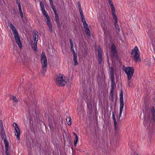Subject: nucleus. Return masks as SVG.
I'll list each match as a JSON object with an SVG mask.
<instances>
[{
    "label": "nucleus",
    "instance_id": "nucleus-30",
    "mask_svg": "<svg viewBox=\"0 0 155 155\" xmlns=\"http://www.w3.org/2000/svg\"><path fill=\"white\" fill-rule=\"evenodd\" d=\"M78 141V137H77L75 138V140L74 141V146H76L77 145V143Z\"/></svg>",
    "mask_w": 155,
    "mask_h": 155
},
{
    "label": "nucleus",
    "instance_id": "nucleus-49",
    "mask_svg": "<svg viewBox=\"0 0 155 155\" xmlns=\"http://www.w3.org/2000/svg\"><path fill=\"white\" fill-rule=\"evenodd\" d=\"M137 155H139L138 154H137Z\"/></svg>",
    "mask_w": 155,
    "mask_h": 155
},
{
    "label": "nucleus",
    "instance_id": "nucleus-2",
    "mask_svg": "<svg viewBox=\"0 0 155 155\" xmlns=\"http://www.w3.org/2000/svg\"><path fill=\"white\" fill-rule=\"evenodd\" d=\"M40 5L41 8L42 12L43 14L46 18V19L47 20L46 23L48 26L49 30L51 32H52L53 29L52 27V24L50 22V18L48 14L46 13L45 10L44 5L42 2H41L40 3Z\"/></svg>",
    "mask_w": 155,
    "mask_h": 155
},
{
    "label": "nucleus",
    "instance_id": "nucleus-45",
    "mask_svg": "<svg viewBox=\"0 0 155 155\" xmlns=\"http://www.w3.org/2000/svg\"><path fill=\"white\" fill-rule=\"evenodd\" d=\"M18 8H21V5H20V3H19L18 4Z\"/></svg>",
    "mask_w": 155,
    "mask_h": 155
},
{
    "label": "nucleus",
    "instance_id": "nucleus-10",
    "mask_svg": "<svg viewBox=\"0 0 155 155\" xmlns=\"http://www.w3.org/2000/svg\"><path fill=\"white\" fill-rule=\"evenodd\" d=\"M20 57L21 59V62H26L28 61V58L26 53H23L20 56Z\"/></svg>",
    "mask_w": 155,
    "mask_h": 155
},
{
    "label": "nucleus",
    "instance_id": "nucleus-22",
    "mask_svg": "<svg viewBox=\"0 0 155 155\" xmlns=\"http://www.w3.org/2000/svg\"><path fill=\"white\" fill-rule=\"evenodd\" d=\"M111 86H112L114 82V74L112 73V74H111Z\"/></svg>",
    "mask_w": 155,
    "mask_h": 155
},
{
    "label": "nucleus",
    "instance_id": "nucleus-11",
    "mask_svg": "<svg viewBox=\"0 0 155 155\" xmlns=\"http://www.w3.org/2000/svg\"><path fill=\"white\" fill-rule=\"evenodd\" d=\"M111 54L112 56H114L117 54L116 46L114 44H113L111 47Z\"/></svg>",
    "mask_w": 155,
    "mask_h": 155
},
{
    "label": "nucleus",
    "instance_id": "nucleus-24",
    "mask_svg": "<svg viewBox=\"0 0 155 155\" xmlns=\"http://www.w3.org/2000/svg\"><path fill=\"white\" fill-rule=\"evenodd\" d=\"M15 130H18L19 129L17 124L16 123H14L13 124Z\"/></svg>",
    "mask_w": 155,
    "mask_h": 155
},
{
    "label": "nucleus",
    "instance_id": "nucleus-47",
    "mask_svg": "<svg viewBox=\"0 0 155 155\" xmlns=\"http://www.w3.org/2000/svg\"><path fill=\"white\" fill-rule=\"evenodd\" d=\"M16 2L17 4H18V3H19V0H16Z\"/></svg>",
    "mask_w": 155,
    "mask_h": 155
},
{
    "label": "nucleus",
    "instance_id": "nucleus-38",
    "mask_svg": "<svg viewBox=\"0 0 155 155\" xmlns=\"http://www.w3.org/2000/svg\"><path fill=\"white\" fill-rule=\"evenodd\" d=\"M49 1L50 3V4L51 6H52L54 4H53V3L52 2V0H49Z\"/></svg>",
    "mask_w": 155,
    "mask_h": 155
},
{
    "label": "nucleus",
    "instance_id": "nucleus-8",
    "mask_svg": "<svg viewBox=\"0 0 155 155\" xmlns=\"http://www.w3.org/2000/svg\"><path fill=\"white\" fill-rule=\"evenodd\" d=\"M123 94V91H121L120 94V118L121 117L122 114V113L123 110L124 106Z\"/></svg>",
    "mask_w": 155,
    "mask_h": 155
},
{
    "label": "nucleus",
    "instance_id": "nucleus-34",
    "mask_svg": "<svg viewBox=\"0 0 155 155\" xmlns=\"http://www.w3.org/2000/svg\"><path fill=\"white\" fill-rule=\"evenodd\" d=\"M110 74H112V73L114 74V70L112 67L110 68Z\"/></svg>",
    "mask_w": 155,
    "mask_h": 155
},
{
    "label": "nucleus",
    "instance_id": "nucleus-18",
    "mask_svg": "<svg viewBox=\"0 0 155 155\" xmlns=\"http://www.w3.org/2000/svg\"><path fill=\"white\" fill-rule=\"evenodd\" d=\"M114 88L113 85L112 86V87L111 89V91L110 92V95L112 100L114 99Z\"/></svg>",
    "mask_w": 155,
    "mask_h": 155
},
{
    "label": "nucleus",
    "instance_id": "nucleus-3",
    "mask_svg": "<svg viewBox=\"0 0 155 155\" xmlns=\"http://www.w3.org/2000/svg\"><path fill=\"white\" fill-rule=\"evenodd\" d=\"M68 81V79L62 74H59L57 76L56 83L59 86H64Z\"/></svg>",
    "mask_w": 155,
    "mask_h": 155
},
{
    "label": "nucleus",
    "instance_id": "nucleus-39",
    "mask_svg": "<svg viewBox=\"0 0 155 155\" xmlns=\"http://www.w3.org/2000/svg\"><path fill=\"white\" fill-rule=\"evenodd\" d=\"M69 41H70V43L71 45H73V41H72V39H70Z\"/></svg>",
    "mask_w": 155,
    "mask_h": 155
},
{
    "label": "nucleus",
    "instance_id": "nucleus-27",
    "mask_svg": "<svg viewBox=\"0 0 155 155\" xmlns=\"http://www.w3.org/2000/svg\"><path fill=\"white\" fill-rule=\"evenodd\" d=\"M98 63L100 64H101V63L102 61V56L98 57Z\"/></svg>",
    "mask_w": 155,
    "mask_h": 155
},
{
    "label": "nucleus",
    "instance_id": "nucleus-28",
    "mask_svg": "<svg viewBox=\"0 0 155 155\" xmlns=\"http://www.w3.org/2000/svg\"><path fill=\"white\" fill-rule=\"evenodd\" d=\"M0 130H1V133H5L4 127H3V125L2 124L1 126Z\"/></svg>",
    "mask_w": 155,
    "mask_h": 155
},
{
    "label": "nucleus",
    "instance_id": "nucleus-40",
    "mask_svg": "<svg viewBox=\"0 0 155 155\" xmlns=\"http://www.w3.org/2000/svg\"><path fill=\"white\" fill-rule=\"evenodd\" d=\"M71 51H72V53L73 54L74 56V55H77L76 53L75 54V52L74 51V49L73 50H72Z\"/></svg>",
    "mask_w": 155,
    "mask_h": 155
},
{
    "label": "nucleus",
    "instance_id": "nucleus-12",
    "mask_svg": "<svg viewBox=\"0 0 155 155\" xmlns=\"http://www.w3.org/2000/svg\"><path fill=\"white\" fill-rule=\"evenodd\" d=\"M15 135L16 136V138L18 140L20 139V130L19 129L18 130H15Z\"/></svg>",
    "mask_w": 155,
    "mask_h": 155
},
{
    "label": "nucleus",
    "instance_id": "nucleus-31",
    "mask_svg": "<svg viewBox=\"0 0 155 155\" xmlns=\"http://www.w3.org/2000/svg\"><path fill=\"white\" fill-rule=\"evenodd\" d=\"M78 9L79 11H82V9L81 8V5L80 4V3L79 2H78Z\"/></svg>",
    "mask_w": 155,
    "mask_h": 155
},
{
    "label": "nucleus",
    "instance_id": "nucleus-19",
    "mask_svg": "<svg viewBox=\"0 0 155 155\" xmlns=\"http://www.w3.org/2000/svg\"><path fill=\"white\" fill-rule=\"evenodd\" d=\"M102 54V51L101 49L100 48H99L97 49V55L98 57V56H101Z\"/></svg>",
    "mask_w": 155,
    "mask_h": 155
},
{
    "label": "nucleus",
    "instance_id": "nucleus-7",
    "mask_svg": "<svg viewBox=\"0 0 155 155\" xmlns=\"http://www.w3.org/2000/svg\"><path fill=\"white\" fill-rule=\"evenodd\" d=\"M131 54H134V58L136 61H138L140 60L139 58L140 52L138 47L137 46H135L134 48L132 50Z\"/></svg>",
    "mask_w": 155,
    "mask_h": 155
},
{
    "label": "nucleus",
    "instance_id": "nucleus-36",
    "mask_svg": "<svg viewBox=\"0 0 155 155\" xmlns=\"http://www.w3.org/2000/svg\"><path fill=\"white\" fill-rule=\"evenodd\" d=\"M127 79H128L127 82H128V85L129 86H130V83H131V82L130 79H129L128 78H127Z\"/></svg>",
    "mask_w": 155,
    "mask_h": 155
},
{
    "label": "nucleus",
    "instance_id": "nucleus-29",
    "mask_svg": "<svg viewBox=\"0 0 155 155\" xmlns=\"http://www.w3.org/2000/svg\"><path fill=\"white\" fill-rule=\"evenodd\" d=\"M55 18L56 19V22L57 23H59V19L58 15L57 14H55Z\"/></svg>",
    "mask_w": 155,
    "mask_h": 155
},
{
    "label": "nucleus",
    "instance_id": "nucleus-20",
    "mask_svg": "<svg viewBox=\"0 0 155 155\" xmlns=\"http://www.w3.org/2000/svg\"><path fill=\"white\" fill-rule=\"evenodd\" d=\"M77 55H74V56L73 60L74 63V66L77 65L78 63L77 61Z\"/></svg>",
    "mask_w": 155,
    "mask_h": 155
},
{
    "label": "nucleus",
    "instance_id": "nucleus-43",
    "mask_svg": "<svg viewBox=\"0 0 155 155\" xmlns=\"http://www.w3.org/2000/svg\"><path fill=\"white\" fill-rule=\"evenodd\" d=\"M71 50H74L73 45H71Z\"/></svg>",
    "mask_w": 155,
    "mask_h": 155
},
{
    "label": "nucleus",
    "instance_id": "nucleus-41",
    "mask_svg": "<svg viewBox=\"0 0 155 155\" xmlns=\"http://www.w3.org/2000/svg\"><path fill=\"white\" fill-rule=\"evenodd\" d=\"M19 13H20V15L21 17V18H23V14L22 12H19Z\"/></svg>",
    "mask_w": 155,
    "mask_h": 155
},
{
    "label": "nucleus",
    "instance_id": "nucleus-13",
    "mask_svg": "<svg viewBox=\"0 0 155 155\" xmlns=\"http://www.w3.org/2000/svg\"><path fill=\"white\" fill-rule=\"evenodd\" d=\"M112 117L113 119L114 120V129L116 131L117 130V122L115 118V115L114 112L112 113Z\"/></svg>",
    "mask_w": 155,
    "mask_h": 155
},
{
    "label": "nucleus",
    "instance_id": "nucleus-21",
    "mask_svg": "<svg viewBox=\"0 0 155 155\" xmlns=\"http://www.w3.org/2000/svg\"><path fill=\"white\" fill-rule=\"evenodd\" d=\"M1 134L2 138V139L3 140V141L7 140L5 133H1Z\"/></svg>",
    "mask_w": 155,
    "mask_h": 155
},
{
    "label": "nucleus",
    "instance_id": "nucleus-32",
    "mask_svg": "<svg viewBox=\"0 0 155 155\" xmlns=\"http://www.w3.org/2000/svg\"><path fill=\"white\" fill-rule=\"evenodd\" d=\"M81 18L82 21L83 22V23L86 22L84 16H83V17H81Z\"/></svg>",
    "mask_w": 155,
    "mask_h": 155
},
{
    "label": "nucleus",
    "instance_id": "nucleus-23",
    "mask_svg": "<svg viewBox=\"0 0 155 155\" xmlns=\"http://www.w3.org/2000/svg\"><path fill=\"white\" fill-rule=\"evenodd\" d=\"M151 114L153 116V118L154 120H155V110L153 107L152 109Z\"/></svg>",
    "mask_w": 155,
    "mask_h": 155
},
{
    "label": "nucleus",
    "instance_id": "nucleus-16",
    "mask_svg": "<svg viewBox=\"0 0 155 155\" xmlns=\"http://www.w3.org/2000/svg\"><path fill=\"white\" fill-rule=\"evenodd\" d=\"M5 144V151L8 150L9 144L8 140H6L3 141Z\"/></svg>",
    "mask_w": 155,
    "mask_h": 155
},
{
    "label": "nucleus",
    "instance_id": "nucleus-25",
    "mask_svg": "<svg viewBox=\"0 0 155 155\" xmlns=\"http://www.w3.org/2000/svg\"><path fill=\"white\" fill-rule=\"evenodd\" d=\"M114 25L116 28L117 29V30L118 31H117V33H119L120 31V29L118 26L117 25V23L115 22Z\"/></svg>",
    "mask_w": 155,
    "mask_h": 155
},
{
    "label": "nucleus",
    "instance_id": "nucleus-4",
    "mask_svg": "<svg viewBox=\"0 0 155 155\" xmlns=\"http://www.w3.org/2000/svg\"><path fill=\"white\" fill-rule=\"evenodd\" d=\"M41 61L42 68V72L43 74H44L45 73L47 68V62L46 55L44 52H42L41 53Z\"/></svg>",
    "mask_w": 155,
    "mask_h": 155
},
{
    "label": "nucleus",
    "instance_id": "nucleus-48",
    "mask_svg": "<svg viewBox=\"0 0 155 155\" xmlns=\"http://www.w3.org/2000/svg\"><path fill=\"white\" fill-rule=\"evenodd\" d=\"M18 9H19V12H22L21 8H18Z\"/></svg>",
    "mask_w": 155,
    "mask_h": 155
},
{
    "label": "nucleus",
    "instance_id": "nucleus-46",
    "mask_svg": "<svg viewBox=\"0 0 155 155\" xmlns=\"http://www.w3.org/2000/svg\"><path fill=\"white\" fill-rule=\"evenodd\" d=\"M73 134H74V136H75V137H78L77 135L75 133H73Z\"/></svg>",
    "mask_w": 155,
    "mask_h": 155
},
{
    "label": "nucleus",
    "instance_id": "nucleus-14",
    "mask_svg": "<svg viewBox=\"0 0 155 155\" xmlns=\"http://www.w3.org/2000/svg\"><path fill=\"white\" fill-rule=\"evenodd\" d=\"M113 17L114 18V19L115 20V22H116V23H117V15H116V12L115 11H111Z\"/></svg>",
    "mask_w": 155,
    "mask_h": 155
},
{
    "label": "nucleus",
    "instance_id": "nucleus-6",
    "mask_svg": "<svg viewBox=\"0 0 155 155\" xmlns=\"http://www.w3.org/2000/svg\"><path fill=\"white\" fill-rule=\"evenodd\" d=\"M33 37L34 38V40L33 43L32 44V48L33 49V50L35 51L37 50V43L38 38V34L37 31H35L33 33Z\"/></svg>",
    "mask_w": 155,
    "mask_h": 155
},
{
    "label": "nucleus",
    "instance_id": "nucleus-37",
    "mask_svg": "<svg viewBox=\"0 0 155 155\" xmlns=\"http://www.w3.org/2000/svg\"><path fill=\"white\" fill-rule=\"evenodd\" d=\"M79 12L81 17H83V16H84L83 15V13L82 10L79 11Z\"/></svg>",
    "mask_w": 155,
    "mask_h": 155
},
{
    "label": "nucleus",
    "instance_id": "nucleus-33",
    "mask_svg": "<svg viewBox=\"0 0 155 155\" xmlns=\"http://www.w3.org/2000/svg\"><path fill=\"white\" fill-rule=\"evenodd\" d=\"M51 7L53 9V10L54 12L55 13V14H57L55 8L54 6V5H53L52 6H51Z\"/></svg>",
    "mask_w": 155,
    "mask_h": 155
},
{
    "label": "nucleus",
    "instance_id": "nucleus-17",
    "mask_svg": "<svg viewBox=\"0 0 155 155\" xmlns=\"http://www.w3.org/2000/svg\"><path fill=\"white\" fill-rule=\"evenodd\" d=\"M66 123L69 125H71V120L70 117H67L66 119Z\"/></svg>",
    "mask_w": 155,
    "mask_h": 155
},
{
    "label": "nucleus",
    "instance_id": "nucleus-9",
    "mask_svg": "<svg viewBox=\"0 0 155 155\" xmlns=\"http://www.w3.org/2000/svg\"><path fill=\"white\" fill-rule=\"evenodd\" d=\"M83 24L84 28L88 36H90L91 35V34L89 28L88 27V25L86 22L83 23Z\"/></svg>",
    "mask_w": 155,
    "mask_h": 155
},
{
    "label": "nucleus",
    "instance_id": "nucleus-26",
    "mask_svg": "<svg viewBox=\"0 0 155 155\" xmlns=\"http://www.w3.org/2000/svg\"><path fill=\"white\" fill-rule=\"evenodd\" d=\"M12 99L13 101L15 102H17L18 101L17 98L15 96H12Z\"/></svg>",
    "mask_w": 155,
    "mask_h": 155
},
{
    "label": "nucleus",
    "instance_id": "nucleus-5",
    "mask_svg": "<svg viewBox=\"0 0 155 155\" xmlns=\"http://www.w3.org/2000/svg\"><path fill=\"white\" fill-rule=\"evenodd\" d=\"M124 70L127 74V78L129 79H131L133 76L134 72L133 68L128 67L125 68Z\"/></svg>",
    "mask_w": 155,
    "mask_h": 155
},
{
    "label": "nucleus",
    "instance_id": "nucleus-1",
    "mask_svg": "<svg viewBox=\"0 0 155 155\" xmlns=\"http://www.w3.org/2000/svg\"><path fill=\"white\" fill-rule=\"evenodd\" d=\"M10 27L14 36V38L15 41L20 49H21L22 47V43L17 31L14 26L12 23L10 24Z\"/></svg>",
    "mask_w": 155,
    "mask_h": 155
},
{
    "label": "nucleus",
    "instance_id": "nucleus-15",
    "mask_svg": "<svg viewBox=\"0 0 155 155\" xmlns=\"http://www.w3.org/2000/svg\"><path fill=\"white\" fill-rule=\"evenodd\" d=\"M108 3L109 5L110 6L111 9V11H114L115 10V9L114 8V5L112 2L111 0H108Z\"/></svg>",
    "mask_w": 155,
    "mask_h": 155
},
{
    "label": "nucleus",
    "instance_id": "nucleus-42",
    "mask_svg": "<svg viewBox=\"0 0 155 155\" xmlns=\"http://www.w3.org/2000/svg\"><path fill=\"white\" fill-rule=\"evenodd\" d=\"M102 27L104 30V33H105V28H104V27H103V25H102Z\"/></svg>",
    "mask_w": 155,
    "mask_h": 155
},
{
    "label": "nucleus",
    "instance_id": "nucleus-44",
    "mask_svg": "<svg viewBox=\"0 0 155 155\" xmlns=\"http://www.w3.org/2000/svg\"><path fill=\"white\" fill-rule=\"evenodd\" d=\"M5 153L6 155H10L9 153L8 150L7 151H5Z\"/></svg>",
    "mask_w": 155,
    "mask_h": 155
},
{
    "label": "nucleus",
    "instance_id": "nucleus-35",
    "mask_svg": "<svg viewBox=\"0 0 155 155\" xmlns=\"http://www.w3.org/2000/svg\"><path fill=\"white\" fill-rule=\"evenodd\" d=\"M21 86H19L18 88V92L20 93L21 92Z\"/></svg>",
    "mask_w": 155,
    "mask_h": 155
}]
</instances>
